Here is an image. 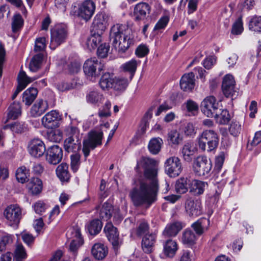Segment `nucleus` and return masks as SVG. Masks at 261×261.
Returning <instances> with one entry per match:
<instances>
[{"label":"nucleus","instance_id":"1","mask_svg":"<svg viewBox=\"0 0 261 261\" xmlns=\"http://www.w3.org/2000/svg\"><path fill=\"white\" fill-rule=\"evenodd\" d=\"M155 164V160L147 157H142L137 162V167L144 168L146 178L139 180L129 192V196L135 206L145 204L148 207L156 200L159 185L157 170L154 167Z\"/></svg>","mask_w":261,"mask_h":261},{"label":"nucleus","instance_id":"2","mask_svg":"<svg viewBox=\"0 0 261 261\" xmlns=\"http://www.w3.org/2000/svg\"><path fill=\"white\" fill-rule=\"evenodd\" d=\"M129 30L125 24H116L114 25L110 31V38L112 42V46L119 53L125 52L130 43L127 34Z\"/></svg>","mask_w":261,"mask_h":261},{"label":"nucleus","instance_id":"3","mask_svg":"<svg viewBox=\"0 0 261 261\" xmlns=\"http://www.w3.org/2000/svg\"><path fill=\"white\" fill-rule=\"evenodd\" d=\"M218 135L212 129L203 130L198 138L199 147L203 151L211 152L215 150L218 147Z\"/></svg>","mask_w":261,"mask_h":261},{"label":"nucleus","instance_id":"4","mask_svg":"<svg viewBox=\"0 0 261 261\" xmlns=\"http://www.w3.org/2000/svg\"><path fill=\"white\" fill-rule=\"evenodd\" d=\"M104 65L100 60L96 57L87 59L84 64L83 70L85 75L90 80L98 77L103 70Z\"/></svg>","mask_w":261,"mask_h":261},{"label":"nucleus","instance_id":"5","mask_svg":"<svg viewBox=\"0 0 261 261\" xmlns=\"http://www.w3.org/2000/svg\"><path fill=\"white\" fill-rule=\"evenodd\" d=\"M102 137V132L93 131L88 133V138L83 141V151L85 157L89 155L91 149H94L101 144Z\"/></svg>","mask_w":261,"mask_h":261},{"label":"nucleus","instance_id":"6","mask_svg":"<svg viewBox=\"0 0 261 261\" xmlns=\"http://www.w3.org/2000/svg\"><path fill=\"white\" fill-rule=\"evenodd\" d=\"M50 34V47L55 49L57 46L65 41L68 33L66 28L64 25L58 24L51 29Z\"/></svg>","mask_w":261,"mask_h":261},{"label":"nucleus","instance_id":"7","mask_svg":"<svg viewBox=\"0 0 261 261\" xmlns=\"http://www.w3.org/2000/svg\"><path fill=\"white\" fill-rule=\"evenodd\" d=\"M193 169L196 174L203 176L209 173L212 168V162L205 156H197L193 162Z\"/></svg>","mask_w":261,"mask_h":261},{"label":"nucleus","instance_id":"8","mask_svg":"<svg viewBox=\"0 0 261 261\" xmlns=\"http://www.w3.org/2000/svg\"><path fill=\"white\" fill-rule=\"evenodd\" d=\"M219 103L214 96H206L201 102V110L202 112L208 117H213L218 115Z\"/></svg>","mask_w":261,"mask_h":261},{"label":"nucleus","instance_id":"9","mask_svg":"<svg viewBox=\"0 0 261 261\" xmlns=\"http://www.w3.org/2000/svg\"><path fill=\"white\" fill-rule=\"evenodd\" d=\"M21 210L17 204L8 206L4 211V216L10 226L17 225L21 218Z\"/></svg>","mask_w":261,"mask_h":261},{"label":"nucleus","instance_id":"10","mask_svg":"<svg viewBox=\"0 0 261 261\" xmlns=\"http://www.w3.org/2000/svg\"><path fill=\"white\" fill-rule=\"evenodd\" d=\"M110 17L104 13L97 14L94 18L91 26V32L102 34L109 25Z\"/></svg>","mask_w":261,"mask_h":261},{"label":"nucleus","instance_id":"11","mask_svg":"<svg viewBox=\"0 0 261 261\" xmlns=\"http://www.w3.org/2000/svg\"><path fill=\"white\" fill-rule=\"evenodd\" d=\"M166 173L170 177H175L179 175L182 170L181 163L176 156L168 158L165 163Z\"/></svg>","mask_w":261,"mask_h":261},{"label":"nucleus","instance_id":"12","mask_svg":"<svg viewBox=\"0 0 261 261\" xmlns=\"http://www.w3.org/2000/svg\"><path fill=\"white\" fill-rule=\"evenodd\" d=\"M95 10L94 3L90 0H86L79 6L77 16L85 20L89 21L93 16Z\"/></svg>","mask_w":261,"mask_h":261},{"label":"nucleus","instance_id":"13","mask_svg":"<svg viewBox=\"0 0 261 261\" xmlns=\"http://www.w3.org/2000/svg\"><path fill=\"white\" fill-rule=\"evenodd\" d=\"M61 119L59 113L56 110H52L42 118V124L46 128L53 129L59 126Z\"/></svg>","mask_w":261,"mask_h":261},{"label":"nucleus","instance_id":"14","mask_svg":"<svg viewBox=\"0 0 261 261\" xmlns=\"http://www.w3.org/2000/svg\"><path fill=\"white\" fill-rule=\"evenodd\" d=\"M186 214L190 217H196L202 214L201 202L199 200L188 199L185 204Z\"/></svg>","mask_w":261,"mask_h":261},{"label":"nucleus","instance_id":"15","mask_svg":"<svg viewBox=\"0 0 261 261\" xmlns=\"http://www.w3.org/2000/svg\"><path fill=\"white\" fill-rule=\"evenodd\" d=\"M103 230L113 247L115 249L118 248L121 242L119 240L117 228L114 227L111 222H108L105 226Z\"/></svg>","mask_w":261,"mask_h":261},{"label":"nucleus","instance_id":"16","mask_svg":"<svg viewBox=\"0 0 261 261\" xmlns=\"http://www.w3.org/2000/svg\"><path fill=\"white\" fill-rule=\"evenodd\" d=\"M63 158V150L58 145H55L49 147L46 151V161L50 164L57 165Z\"/></svg>","mask_w":261,"mask_h":261},{"label":"nucleus","instance_id":"17","mask_svg":"<svg viewBox=\"0 0 261 261\" xmlns=\"http://www.w3.org/2000/svg\"><path fill=\"white\" fill-rule=\"evenodd\" d=\"M45 150V145L41 140L34 139L31 141L29 146V151L32 156L40 158L44 154Z\"/></svg>","mask_w":261,"mask_h":261},{"label":"nucleus","instance_id":"18","mask_svg":"<svg viewBox=\"0 0 261 261\" xmlns=\"http://www.w3.org/2000/svg\"><path fill=\"white\" fill-rule=\"evenodd\" d=\"M235 81L232 75L227 74L223 79L222 89L226 97H232L235 95Z\"/></svg>","mask_w":261,"mask_h":261},{"label":"nucleus","instance_id":"19","mask_svg":"<svg viewBox=\"0 0 261 261\" xmlns=\"http://www.w3.org/2000/svg\"><path fill=\"white\" fill-rule=\"evenodd\" d=\"M38 77H30L23 71H20L18 75L19 85L12 96V99H15L18 94L25 88L27 85L37 79Z\"/></svg>","mask_w":261,"mask_h":261},{"label":"nucleus","instance_id":"20","mask_svg":"<svg viewBox=\"0 0 261 261\" xmlns=\"http://www.w3.org/2000/svg\"><path fill=\"white\" fill-rule=\"evenodd\" d=\"M43 184L42 180L38 177H32L28 180L27 189L33 195H39L42 191Z\"/></svg>","mask_w":261,"mask_h":261},{"label":"nucleus","instance_id":"21","mask_svg":"<svg viewBox=\"0 0 261 261\" xmlns=\"http://www.w3.org/2000/svg\"><path fill=\"white\" fill-rule=\"evenodd\" d=\"M93 256L97 260H102L108 253V248L106 245L101 243H95L91 248Z\"/></svg>","mask_w":261,"mask_h":261},{"label":"nucleus","instance_id":"22","mask_svg":"<svg viewBox=\"0 0 261 261\" xmlns=\"http://www.w3.org/2000/svg\"><path fill=\"white\" fill-rule=\"evenodd\" d=\"M195 75L191 72L182 75L180 81L181 89L185 91H191L195 86Z\"/></svg>","mask_w":261,"mask_h":261},{"label":"nucleus","instance_id":"23","mask_svg":"<svg viewBox=\"0 0 261 261\" xmlns=\"http://www.w3.org/2000/svg\"><path fill=\"white\" fill-rule=\"evenodd\" d=\"M48 108V106L46 101L38 99L32 107L30 113L32 117H38L44 113Z\"/></svg>","mask_w":261,"mask_h":261},{"label":"nucleus","instance_id":"24","mask_svg":"<svg viewBox=\"0 0 261 261\" xmlns=\"http://www.w3.org/2000/svg\"><path fill=\"white\" fill-rule=\"evenodd\" d=\"M81 139L67 138L64 141V147L68 152H76L81 149Z\"/></svg>","mask_w":261,"mask_h":261},{"label":"nucleus","instance_id":"25","mask_svg":"<svg viewBox=\"0 0 261 261\" xmlns=\"http://www.w3.org/2000/svg\"><path fill=\"white\" fill-rule=\"evenodd\" d=\"M163 246L164 253L166 256L172 258L175 256L178 250V245L175 240L172 239L166 240L164 242Z\"/></svg>","mask_w":261,"mask_h":261},{"label":"nucleus","instance_id":"26","mask_svg":"<svg viewBox=\"0 0 261 261\" xmlns=\"http://www.w3.org/2000/svg\"><path fill=\"white\" fill-rule=\"evenodd\" d=\"M196 150V148L193 143H186L183 146L181 150L184 160L187 162H191Z\"/></svg>","mask_w":261,"mask_h":261},{"label":"nucleus","instance_id":"27","mask_svg":"<svg viewBox=\"0 0 261 261\" xmlns=\"http://www.w3.org/2000/svg\"><path fill=\"white\" fill-rule=\"evenodd\" d=\"M149 6L145 3L138 4L134 8V14L136 20H139L145 18L147 13H149Z\"/></svg>","mask_w":261,"mask_h":261},{"label":"nucleus","instance_id":"28","mask_svg":"<svg viewBox=\"0 0 261 261\" xmlns=\"http://www.w3.org/2000/svg\"><path fill=\"white\" fill-rule=\"evenodd\" d=\"M104 99L103 95L97 90L89 91L86 95V101L90 104L97 105L101 103Z\"/></svg>","mask_w":261,"mask_h":261},{"label":"nucleus","instance_id":"29","mask_svg":"<svg viewBox=\"0 0 261 261\" xmlns=\"http://www.w3.org/2000/svg\"><path fill=\"white\" fill-rule=\"evenodd\" d=\"M155 239V236L152 233L143 237L142 240V248L145 253H149L152 252Z\"/></svg>","mask_w":261,"mask_h":261},{"label":"nucleus","instance_id":"30","mask_svg":"<svg viewBox=\"0 0 261 261\" xmlns=\"http://www.w3.org/2000/svg\"><path fill=\"white\" fill-rule=\"evenodd\" d=\"M210 224V221L206 218H200L192 225L195 232L198 236L201 235L205 230L208 229Z\"/></svg>","mask_w":261,"mask_h":261},{"label":"nucleus","instance_id":"31","mask_svg":"<svg viewBox=\"0 0 261 261\" xmlns=\"http://www.w3.org/2000/svg\"><path fill=\"white\" fill-rule=\"evenodd\" d=\"M182 224L179 222H175L168 225L163 234L165 237H174L182 229Z\"/></svg>","mask_w":261,"mask_h":261},{"label":"nucleus","instance_id":"32","mask_svg":"<svg viewBox=\"0 0 261 261\" xmlns=\"http://www.w3.org/2000/svg\"><path fill=\"white\" fill-rule=\"evenodd\" d=\"M205 186L206 184L203 181L196 179L190 180V192L194 195H200L203 193Z\"/></svg>","mask_w":261,"mask_h":261},{"label":"nucleus","instance_id":"33","mask_svg":"<svg viewBox=\"0 0 261 261\" xmlns=\"http://www.w3.org/2000/svg\"><path fill=\"white\" fill-rule=\"evenodd\" d=\"M56 174L61 181H68L70 178L68 165L63 163L59 165L56 169Z\"/></svg>","mask_w":261,"mask_h":261},{"label":"nucleus","instance_id":"34","mask_svg":"<svg viewBox=\"0 0 261 261\" xmlns=\"http://www.w3.org/2000/svg\"><path fill=\"white\" fill-rule=\"evenodd\" d=\"M38 90L35 88H30L23 93L22 101L25 105L30 106L36 99Z\"/></svg>","mask_w":261,"mask_h":261},{"label":"nucleus","instance_id":"35","mask_svg":"<svg viewBox=\"0 0 261 261\" xmlns=\"http://www.w3.org/2000/svg\"><path fill=\"white\" fill-rule=\"evenodd\" d=\"M163 144V141L161 138L159 137L152 138L148 145L150 152L153 154H157L160 151Z\"/></svg>","mask_w":261,"mask_h":261},{"label":"nucleus","instance_id":"36","mask_svg":"<svg viewBox=\"0 0 261 261\" xmlns=\"http://www.w3.org/2000/svg\"><path fill=\"white\" fill-rule=\"evenodd\" d=\"M43 56L41 53L36 54L32 58L29 64V69L32 72H37L41 67Z\"/></svg>","mask_w":261,"mask_h":261},{"label":"nucleus","instance_id":"37","mask_svg":"<svg viewBox=\"0 0 261 261\" xmlns=\"http://www.w3.org/2000/svg\"><path fill=\"white\" fill-rule=\"evenodd\" d=\"M190 180L188 178L181 177L178 179L175 184V190L177 193L184 194L188 190V186L190 187Z\"/></svg>","mask_w":261,"mask_h":261},{"label":"nucleus","instance_id":"38","mask_svg":"<svg viewBox=\"0 0 261 261\" xmlns=\"http://www.w3.org/2000/svg\"><path fill=\"white\" fill-rule=\"evenodd\" d=\"M113 75L109 73L103 74L99 82L100 88L103 90H108L109 88H112L113 84Z\"/></svg>","mask_w":261,"mask_h":261},{"label":"nucleus","instance_id":"39","mask_svg":"<svg viewBox=\"0 0 261 261\" xmlns=\"http://www.w3.org/2000/svg\"><path fill=\"white\" fill-rule=\"evenodd\" d=\"M114 210L111 204L108 202L104 203L100 210V218L106 221L109 220L113 215Z\"/></svg>","mask_w":261,"mask_h":261},{"label":"nucleus","instance_id":"40","mask_svg":"<svg viewBox=\"0 0 261 261\" xmlns=\"http://www.w3.org/2000/svg\"><path fill=\"white\" fill-rule=\"evenodd\" d=\"M92 35L87 40V45L90 50L96 48L101 41L102 34L96 32H92Z\"/></svg>","mask_w":261,"mask_h":261},{"label":"nucleus","instance_id":"41","mask_svg":"<svg viewBox=\"0 0 261 261\" xmlns=\"http://www.w3.org/2000/svg\"><path fill=\"white\" fill-rule=\"evenodd\" d=\"M75 237L76 239L72 240L69 245V250L73 254H75L79 248L82 245V242L81 238V234L80 229H74Z\"/></svg>","mask_w":261,"mask_h":261},{"label":"nucleus","instance_id":"42","mask_svg":"<svg viewBox=\"0 0 261 261\" xmlns=\"http://www.w3.org/2000/svg\"><path fill=\"white\" fill-rule=\"evenodd\" d=\"M149 230V226L148 222L145 220H142L139 222L135 233L137 236L141 237L150 234Z\"/></svg>","mask_w":261,"mask_h":261},{"label":"nucleus","instance_id":"43","mask_svg":"<svg viewBox=\"0 0 261 261\" xmlns=\"http://www.w3.org/2000/svg\"><path fill=\"white\" fill-rule=\"evenodd\" d=\"M167 140L170 144L177 145L182 141V136L177 130H171L168 134Z\"/></svg>","mask_w":261,"mask_h":261},{"label":"nucleus","instance_id":"44","mask_svg":"<svg viewBox=\"0 0 261 261\" xmlns=\"http://www.w3.org/2000/svg\"><path fill=\"white\" fill-rule=\"evenodd\" d=\"M218 115H214L217 121L220 124H227L230 120V116L227 110H218L217 112Z\"/></svg>","mask_w":261,"mask_h":261},{"label":"nucleus","instance_id":"45","mask_svg":"<svg viewBox=\"0 0 261 261\" xmlns=\"http://www.w3.org/2000/svg\"><path fill=\"white\" fill-rule=\"evenodd\" d=\"M21 109L19 102H13L9 108V118L15 119L21 115Z\"/></svg>","mask_w":261,"mask_h":261},{"label":"nucleus","instance_id":"46","mask_svg":"<svg viewBox=\"0 0 261 261\" xmlns=\"http://www.w3.org/2000/svg\"><path fill=\"white\" fill-rule=\"evenodd\" d=\"M138 63L135 60H131L130 61L124 63L122 65V68L125 71L129 73V81H131L136 71Z\"/></svg>","mask_w":261,"mask_h":261},{"label":"nucleus","instance_id":"47","mask_svg":"<svg viewBox=\"0 0 261 261\" xmlns=\"http://www.w3.org/2000/svg\"><path fill=\"white\" fill-rule=\"evenodd\" d=\"M129 80L125 78H114L112 88L117 91H122L128 86Z\"/></svg>","mask_w":261,"mask_h":261},{"label":"nucleus","instance_id":"48","mask_svg":"<svg viewBox=\"0 0 261 261\" xmlns=\"http://www.w3.org/2000/svg\"><path fill=\"white\" fill-rule=\"evenodd\" d=\"M102 224L98 219L91 221L88 226V229L90 234L96 235L101 230Z\"/></svg>","mask_w":261,"mask_h":261},{"label":"nucleus","instance_id":"49","mask_svg":"<svg viewBox=\"0 0 261 261\" xmlns=\"http://www.w3.org/2000/svg\"><path fill=\"white\" fill-rule=\"evenodd\" d=\"M29 176V170L24 166H21L16 170V177L19 182L24 183Z\"/></svg>","mask_w":261,"mask_h":261},{"label":"nucleus","instance_id":"50","mask_svg":"<svg viewBox=\"0 0 261 261\" xmlns=\"http://www.w3.org/2000/svg\"><path fill=\"white\" fill-rule=\"evenodd\" d=\"M181 240L184 244L192 245L195 242L196 236L192 230H186L182 233Z\"/></svg>","mask_w":261,"mask_h":261},{"label":"nucleus","instance_id":"51","mask_svg":"<svg viewBox=\"0 0 261 261\" xmlns=\"http://www.w3.org/2000/svg\"><path fill=\"white\" fill-rule=\"evenodd\" d=\"M27 254L24 248L21 244H18L14 251V257L16 261H22L26 258Z\"/></svg>","mask_w":261,"mask_h":261},{"label":"nucleus","instance_id":"52","mask_svg":"<svg viewBox=\"0 0 261 261\" xmlns=\"http://www.w3.org/2000/svg\"><path fill=\"white\" fill-rule=\"evenodd\" d=\"M65 132L66 135L68 137V138H72L73 139H81L80 130L76 126L69 125L66 128Z\"/></svg>","mask_w":261,"mask_h":261},{"label":"nucleus","instance_id":"53","mask_svg":"<svg viewBox=\"0 0 261 261\" xmlns=\"http://www.w3.org/2000/svg\"><path fill=\"white\" fill-rule=\"evenodd\" d=\"M249 29L261 33V16H255L250 21Z\"/></svg>","mask_w":261,"mask_h":261},{"label":"nucleus","instance_id":"54","mask_svg":"<svg viewBox=\"0 0 261 261\" xmlns=\"http://www.w3.org/2000/svg\"><path fill=\"white\" fill-rule=\"evenodd\" d=\"M46 137L49 141L53 142H60L62 139V134L58 130H51L48 132Z\"/></svg>","mask_w":261,"mask_h":261},{"label":"nucleus","instance_id":"55","mask_svg":"<svg viewBox=\"0 0 261 261\" xmlns=\"http://www.w3.org/2000/svg\"><path fill=\"white\" fill-rule=\"evenodd\" d=\"M23 20L20 14L14 16L12 23V29L13 32H17L23 25Z\"/></svg>","mask_w":261,"mask_h":261},{"label":"nucleus","instance_id":"56","mask_svg":"<svg viewBox=\"0 0 261 261\" xmlns=\"http://www.w3.org/2000/svg\"><path fill=\"white\" fill-rule=\"evenodd\" d=\"M111 107V102L107 101L103 108L98 111V115L100 118L109 117L111 116L110 109Z\"/></svg>","mask_w":261,"mask_h":261},{"label":"nucleus","instance_id":"57","mask_svg":"<svg viewBox=\"0 0 261 261\" xmlns=\"http://www.w3.org/2000/svg\"><path fill=\"white\" fill-rule=\"evenodd\" d=\"M80 155L75 153L71 155V167L73 172H76L80 165Z\"/></svg>","mask_w":261,"mask_h":261},{"label":"nucleus","instance_id":"58","mask_svg":"<svg viewBox=\"0 0 261 261\" xmlns=\"http://www.w3.org/2000/svg\"><path fill=\"white\" fill-rule=\"evenodd\" d=\"M46 39L45 37H39L35 41L34 50L39 52L43 50L46 47Z\"/></svg>","mask_w":261,"mask_h":261},{"label":"nucleus","instance_id":"59","mask_svg":"<svg viewBox=\"0 0 261 261\" xmlns=\"http://www.w3.org/2000/svg\"><path fill=\"white\" fill-rule=\"evenodd\" d=\"M12 243V239L10 236L6 235L2 237L0 241V253L6 250V247Z\"/></svg>","mask_w":261,"mask_h":261},{"label":"nucleus","instance_id":"60","mask_svg":"<svg viewBox=\"0 0 261 261\" xmlns=\"http://www.w3.org/2000/svg\"><path fill=\"white\" fill-rule=\"evenodd\" d=\"M11 130L15 133H21L26 129L24 123L16 122L11 124L10 126Z\"/></svg>","mask_w":261,"mask_h":261},{"label":"nucleus","instance_id":"61","mask_svg":"<svg viewBox=\"0 0 261 261\" xmlns=\"http://www.w3.org/2000/svg\"><path fill=\"white\" fill-rule=\"evenodd\" d=\"M241 125L238 122H232L229 128L230 134L234 137L237 136L241 132Z\"/></svg>","mask_w":261,"mask_h":261},{"label":"nucleus","instance_id":"62","mask_svg":"<svg viewBox=\"0 0 261 261\" xmlns=\"http://www.w3.org/2000/svg\"><path fill=\"white\" fill-rule=\"evenodd\" d=\"M243 30L242 20L241 18H239L232 25L231 33L234 35H239L242 32Z\"/></svg>","mask_w":261,"mask_h":261},{"label":"nucleus","instance_id":"63","mask_svg":"<svg viewBox=\"0 0 261 261\" xmlns=\"http://www.w3.org/2000/svg\"><path fill=\"white\" fill-rule=\"evenodd\" d=\"M224 154L222 152L216 158L214 170L218 173L221 170L224 161Z\"/></svg>","mask_w":261,"mask_h":261},{"label":"nucleus","instance_id":"64","mask_svg":"<svg viewBox=\"0 0 261 261\" xmlns=\"http://www.w3.org/2000/svg\"><path fill=\"white\" fill-rule=\"evenodd\" d=\"M149 48L144 44L140 45L136 50V54L139 57H143L148 54Z\"/></svg>","mask_w":261,"mask_h":261}]
</instances>
